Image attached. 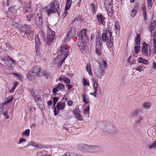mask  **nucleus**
Here are the masks:
<instances>
[{
	"label": "nucleus",
	"mask_w": 156,
	"mask_h": 156,
	"mask_svg": "<svg viewBox=\"0 0 156 156\" xmlns=\"http://www.w3.org/2000/svg\"><path fill=\"white\" fill-rule=\"evenodd\" d=\"M59 5L58 2L55 1L51 3L45 8L48 14L51 13H54L57 12L59 9Z\"/></svg>",
	"instance_id": "1"
},
{
	"label": "nucleus",
	"mask_w": 156,
	"mask_h": 156,
	"mask_svg": "<svg viewBox=\"0 0 156 156\" xmlns=\"http://www.w3.org/2000/svg\"><path fill=\"white\" fill-rule=\"evenodd\" d=\"M40 71V68L38 66H35L32 68L28 72L27 77L29 80L34 79L38 75Z\"/></svg>",
	"instance_id": "2"
},
{
	"label": "nucleus",
	"mask_w": 156,
	"mask_h": 156,
	"mask_svg": "<svg viewBox=\"0 0 156 156\" xmlns=\"http://www.w3.org/2000/svg\"><path fill=\"white\" fill-rule=\"evenodd\" d=\"M59 55L64 58V60H65L68 54V47L64 45H61L59 48Z\"/></svg>",
	"instance_id": "3"
},
{
	"label": "nucleus",
	"mask_w": 156,
	"mask_h": 156,
	"mask_svg": "<svg viewBox=\"0 0 156 156\" xmlns=\"http://www.w3.org/2000/svg\"><path fill=\"white\" fill-rule=\"evenodd\" d=\"M102 39L104 42H105L112 37V34L111 28H108V30H106L105 32H104L102 36Z\"/></svg>",
	"instance_id": "4"
},
{
	"label": "nucleus",
	"mask_w": 156,
	"mask_h": 156,
	"mask_svg": "<svg viewBox=\"0 0 156 156\" xmlns=\"http://www.w3.org/2000/svg\"><path fill=\"white\" fill-rule=\"evenodd\" d=\"M148 46L149 45L148 44L145 43H143L142 47V53L144 55L146 56H148L149 55V54H150L151 51V48L150 47V46H149L148 52Z\"/></svg>",
	"instance_id": "5"
},
{
	"label": "nucleus",
	"mask_w": 156,
	"mask_h": 156,
	"mask_svg": "<svg viewBox=\"0 0 156 156\" xmlns=\"http://www.w3.org/2000/svg\"><path fill=\"white\" fill-rule=\"evenodd\" d=\"M65 60L61 55H59L54 59L53 64L57 65L58 67H60L63 64Z\"/></svg>",
	"instance_id": "6"
},
{
	"label": "nucleus",
	"mask_w": 156,
	"mask_h": 156,
	"mask_svg": "<svg viewBox=\"0 0 156 156\" xmlns=\"http://www.w3.org/2000/svg\"><path fill=\"white\" fill-rule=\"evenodd\" d=\"M48 35L47 36V41L50 44L49 42H52L55 35V33L51 29H48Z\"/></svg>",
	"instance_id": "7"
},
{
	"label": "nucleus",
	"mask_w": 156,
	"mask_h": 156,
	"mask_svg": "<svg viewBox=\"0 0 156 156\" xmlns=\"http://www.w3.org/2000/svg\"><path fill=\"white\" fill-rule=\"evenodd\" d=\"M42 14L41 12H39L37 13L36 16V22L37 26L40 27L41 26L43 20L42 18Z\"/></svg>",
	"instance_id": "8"
},
{
	"label": "nucleus",
	"mask_w": 156,
	"mask_h": 156,
	"mask_svg": "<svg viewBox=\"0 0 156 156\" xmlns=\"http://www.w3.org/2000/svg\"><path fill=\"white\" fill-rule=\"evenodd\" d=\"M102 46L101 41L100 39L97 40L96 47V52L97 54L98 55H101V50L102 48Z\"/></svg>",
	"instance_id": "9"
},
{
	"label": "nucleus",
	"mask_w": 156,
	"mask_h": 156,
	"mask_svg": "<svg viewBox=\"0 0 156 156\" xmlns=\"http://www.w3.org/2000/svg\"><path fill=\"white\" fill-rule=\"evenodd\" d=\"M88 42H86L85 41L81 39H79L78 40V44L79 48L82 51L85 49L87 46V44Z\"/></svg>",
	"instance_id": "10"
},
{
	"label": "nucleus",
	"mask_w": 156,
	"mask_h": 156,
	"mask_svg": "<svg viewBox=\"0 0 156 156\" xmlns=\"http://www.w3.org/2000/svg\"><path fill=\"white\" fill-rule=\"evenodd\" d=\"M105 8L108 13H112L113 12L111 0L106 1L105 2Z\"/></svg>",
	"instance_id": "11"
},
{
	"label": "nucleus",
	"mask_w": 156,
	"mask_h": 156,
	"mask_svg": "<svg viewBox=\"0 0 156 156\" xmlns=\"http://www.w3.org/2000/svg\"><path fill=\"white\" fill-rule=\"evenodd\" d=\"M3 60L5 63L9 66H10L13 64H15V62L12 58L9 57H5Z\"/></svg>",
	"instance_id": "12"
},
{
	"label": "nucleus",
	"mask_w": 156,
	"mask_h": 156,
	"mask_svg": "<svg viewBox=\"0 0 156 156\" xmlns=\"http://www.w3.org/2000/svg\"><path fill=\"white\" fill-rule=\"evenodd\" d=\"M65 88L64 85L61 83L58 84L55 88L53 89L52 92L54 95H56L57 92L61 90L64 89Z\"/></svg>",
	"instance_id": "13"
},
{
	"label": "nucleus",
	"mask_w": 156,
	"mask_h": 156,
	"mask_svg": "<svg viewBox=\"0 0 156 156\" xmlns=\"http://www.w3.org/2000/svg\"><path fill=\"white\" fill-rule=\"evenodd\" d=\"M80 39H81L85 41L86 42H88L89 39L86 35V30H82L80 33Z\"/></svg>",
	"instance_id": "14"
},
{
	"label": "nucleus",
	"mask_w": 156,
	"mask_h": 156,
	"mask_svg": "<svg viewBox=\"0 0 156 156\" xmlns=\"http://www.w3.org/2000/svg\"><path fill=\"white\" fill-rule=\"evenodd\" d=\"M74 114L76 118L79 120L82 121L83 120V117L80 114V111L78 108H75L74 110Z\"/></svg>",
	"instance_id": "15"
},
{
	"label": "nucleus",
	"mask_w": 156,
	"mask_h": 156,
	"mask_svg": "<svg viewBox=\"0 0 156 156\" xmlns=\"http://www.w3.org/2000/svg\"><path fill=\"white\" fill-rule=\"evenodd\" d=\"M92 81L93 82V86L95 92L97 93L98 91H101L100 87L98 83V81L94 79L92 80Z\"/></svg>",
	"instance_id": "16"
},
{
	"label": "nucleus",
	"mask_w": 156,
	"mask_h": 156,
	"mask_svg": "<svg viewBox=\"0 0 156 156\" xmlns=\"http://www.w3.org/2000/svg\"><path fill=\"white\" fill-rule=\"evenodd\" d=\"M76 29L74 27H71L67 34L68 38H70L74 36L76 34Z\"/></svg>",
	"instance_id": "17"
},
{
	"label": "nucleus",
	"mask_w": 156,
	"mask_h": 156,
	"mask_svg": "<svg viewBox=\"0 0 156 156\" xmlns=\"http://www.w3.org/2000/svg\"><path fill=\"white\" fill-rule=\"evenodd\" d=\"M104 70L99 68H98V69L95 72V75L100 78H101L102 75V73H104Z\"/></svg>",
	"instance_id": "18"
},
{
	"label": "nucleus",
	"mask_w": 156,
	"mask_h": 156,
	"mask_svg": "<svg viewBox=\"0 0 156 156\" xmlns=\"http://www.w3.org/2000/svg\"><path fill=\"white\" fill-rule=\"evenodd\" d=\"M146 144L149 149H154L156 147V139L154 141L151 143H147Z\"/></svg>",
	"instance_id": "19"
},
{
	"label": "nucleus",
	"mask_w": 156,
	"mask_h": 156,
	"mask_svg": "<svg viewBox=\"0 0 156 156\" xmlns=\"http://www.w3.org/2000/svg\"><path fill=\"white\" fill-rule=\"evenodd\" d=\"M151 105V104L150 102L145 101L143 103L142 107L144 109L148 110L150 108Z\"/></svg>",
	"instance_id": "20"
},
{
	"label": "nucleus",
	"mask_w": 156,
	"mask_h": 156,
	"mask_svg": "<svg viewBox=\"0 0 156 156\" xmlns=\"http://www.w3.org/2000/svg\"><path fill=\"white\" fill-rule=\"evenodd\" d=\"M98 21L100 24H103L104 21L105 17L101 14H98L97 16Z\"/></svg>",
	"instance_id": "21"
},
{
	"label": "nucleus",
	"mask_w": 156,
	"mask_h": 156,
	"mask_svg": "<svg viewBox=\"0 0 156 156\" xmlns=\"http://www.w3.org/2000/svg\"><path fill=\"white\" fill-rule=\"evenodd\" d=\"M65 107V103L62 102H59L57 105V108L58 110H62Z\"/></svg>",
	"instance_id": "22"
},
{
	"label": "nucleus",
	"mask_w": 156,
	"mask_h": 156,
	"mask_svg": "<svg viewBox=\"0 0 156 156\" xmlns=\"http://www.w3.org/2000/svg\"><path fill=\"white\" fill-rule=\"evenodd\" d=\"M107 62L104 60H102L101 63L99 64L98 68L103 69L104 71L107 67Z\"/></svg>",
	"instance_id": "23"
},
{
	"label": "nucleus",
	"mask_w": 156,
	"mask_h": 156,
	"mask_svg": "<svg viewBox=\"0 0 156 156\" xmlns=\"http://www.w3.org/2000/svg\"><path fill=\"white\" fill-rule=\"evenodd\" d=\"M25 33L27 35L28 38L30 39H31L33 37V32L30 30H26Z\"/></svg>",
	"instance_id": "24"
},
{
	"label": "nucleus",
	"mask_w": 156,
	"mask_h": 156,
	"mask_svg": "<svg viewBox=\"0 0 156 156\" xmlns=\"http://www.w3.org/2000/svg\"><path fill=\"white\" fill-rule=\"evenodd\" d=\"M137 61L139 63H141L146 65L149 64V62L147 60L141 57L138 58L137 59Z\"/></svg>",
	"instance_id": "25"
},
{
	"label": "nucleus",
	"mask_w": 156,
	"mask_h": 156,
	"mask_svg": "<svg viewBox=\"0 0 156 156\" xmlns=\"http://www.w3.org/2000/svg\"><path fill=\"white\" fill-rule=\"evenodd\" d=\"M81 96L83 98V101L86 104L88 103L90 101V99L88 96L85 94H82Z\"/></svg>",
	"instance_id": "26"
},
{
	"label": "nucleus",
	"mask_w": 156,
	"mask_h": 156,
	"mask_svg": "<svg viewBox=\"0 0 156 156\" xmlns=\"http://www.w3.org/2000/svg\"><path fill=\"white\" fill-rule=\"evenodd\" d=\"M140 50V46L139 45H137L134 46V50L132 51V53L133 56L136 55Z\"/></svg>",
	"instance_id": "27"
},
{
	"label": "nucleus",
	"mask_w": 156,
	"mask_h": 156,
	"mask_svg": "<svg viewBox=\"0 0 156 156\" xmlns=\"http://www.w3.org/2000/svg\"><path fill=\"white\" fill-rule=\"evenodd\" d=\"M140 41V34H137L136 36L135 37L134 43L137 45H139Z\"/></svg>",
	"instance_id": "28"
},
{
	"label": "nucleus",
	"mask_w": 156,
	"mask_h": 156,
	"mask_svg": "<svg viewBox=\"0 0 156 156\" xmlns=\"http://www.w3.org/2000/svg\"><path fill=\"white\" fill-rule=\"evenodd\" d=\"M95 147V146H92L87 145H84L83 146V147L84 148L85 151L87 152L90 151L91 149L92 148L93 149Z\"/></svg>",
	"instance_id": "29"
},
{
	"label": "nucleus",
	"mask_w": 156,
	"mask_h": 156,
	"mask_svg": "<svg viewBox=\"0 0 156 156\" xmlns=\"http://www.w3.org/2000/svg\"><path fill=\"white\" fill-rule=\"evenodd\" d=\"M30 133V130L29 129H27L22 132L21 135L23 137H28Z\"/></svg>",
	"instance_id": "30"
},
{
	"label": "nucleus",
	"mask_w": 156,
	"mask_h": 156,
	"mask_svg": "<svg viewBox=\"0 0 156 156\" xmlns=\"http://www.w3.org/2000/svg\"><path fill=\"white\" fill-rule=\"evenodd\" d=\"M34 98L35 101L36 102L37 105L38 106L40 107L41 106V105L38 104V102H41V98L38 95H36L35 97H34Z\"/></svg>",
	"instance_id": "31"
},
{
	"label": "nucleus",
	"mask_w": 156,
	"mask_h": 156,
	"mask_svg": "<svg viewBox=\"0 0 156 156\" xmlns=\"http://www.w3.org/2000/svg\"><path fill=\"white\" fill-rule=\"evenodd\" d=\"M62 156H81V155L80 154H76L73 152L69 153L67 152L65 153Z\"/></svg>",
	"instance_id": "32"
},
{
	"label": "nucleus",
	"mask_w": 156,
	"mask_h": 156,
	"mask_svg": "<svg viewBox=\"0 0 156 156\" xmlns=\"http://www.w3.org/2000/svg\"><path fill=\"white\" fill-rule=\"evenodd\" d=\"M113 37L106 41V45L108 47L111 48L113 46L112 43Z\"/></svg>",
	"instance_id": "33"
},
{
	"label": "nucleus",
	"mask_w": 156,
	"mask_h": 156,
	"mask_svg": "<svg viewBox=\"0 0 156 156\" xmlns=\"http://www.w3.org/2000/svg\"><path fill=\"white\" fill-rule=\"evenodd\" d=\"M72 1L71 0H66V3L65 6V9L69 10L71 5Z\"/></svg>",
	"instance_id": "34"
},
{
	"label": "nucleus",
	"mask_w": 156,
	"mask_h": 156,
	"mask_svg": "<svg viewBox=\"0 0 156 156\" xmlns=\"http://www.w3.org/2000/svg\"><path fill=\"white\" fill-rule=\"evenodd\" d=\"M86 69H87V71L88 73V74L90 75H92V71H91V66L90 64H87L86 66Z\"/></svg>",
	"instance_id": "35"
},
{
	"label": "nucleus",
	"mask_w": 156,
	"mask_h": 156,
	"mask_svg": "<svg viewBox=\"0 0 156 156\" xmlns=\"http://www.w3.org/2000/svg\"><path fill=\"white\" fill-rule=\"evenodd\" d=\"M36 48H35V51L36 52V54L37 55H40V48L39 46L38 43L36 42Z\"/></svg>",
	"instance_id": "36"
},
{
	"label": "nucleus",
	"mask_w": 156,
	"mask_h": 156,
	"mask_svg": "<svg viewBox=\"0 0 156 156\" xmlns=\"http://www.w3.org/2000/svg\"><path fill=\"white\" fill-rule=\"evenodd\" d=\"M13 97L12 96H9L7 99V101L6 102L2 104V105H5L9 104L10 102L12 101Z\"/></svg>",
	"instance_id": "37"
},
{
	"label": "nucleus",
	"mask_w": 156,
	"mask_h": 156,
	"mask_svg": "<svg viewBox=\"0 0 156 156\" xmlns=\"http://www.w3.org/2000/svg\"><path fill=\"white\" fill-rule=\"evenodd\" d=\"M145 68V67L142 65H141L136 68V70L139 72H143L144 70V69Z\"/></svg>",
	"instance_id": "38"
},
{
	"label": "nucleus",
	"mask_w": 156,
	"mask_h": 156,
	"mask_svg": "<svg viewBox=\"0 0 156 156\" xmlns=\"http://www.w3.org/2000/svg\"><path fill=\"white\" fill-rule=\"evenodd\" d=\"M115 28L116 31H119L120 29L119 23L117 21L115 22Z\"/></svg>",
	"instance_id": "39"
},
{
	"label": "nucleus",
	"mask_w": 156,
	"mask_h": 156,
	"mask_svg": "<svg viewBox=\"0 0 156 156\" xmlns=\"http://www.w3.org/2000/svg\"><path fill=\"white\" fill-rule=\"evenodd\" d=\"M137 7L134 8L132 10L131 12V16L132 17H133L136 15L137 10Z\"/></svg>",
	"instance_id": "40"
},
{
	"label": "nucleus",
	"mask_w": 156,
	"mask_h": 156,
	"mask_svg": "<svg viewBox=\"0 0 156 156\" xmlns=\"http://www.w3.org/2000/svg\"><path fill=\"white\" fill-rule=\"evenodd\" d=\"M142 9L144 16V17H146V8L145 7V5L144 4H143L142 5Z\"/></svg>",
	"instance_id": "41"
},
{
	"label": "nucleus",
	"mask_w": 156,
	"mask_h": 156,
	"mask_svg": "<svg viewBox=\"0 0 156 156\" xmlns=\"http://www.w3.org/2000/svg\"><path fill=\"white\" fill-rule=\"evenodd\" d=\"M143 119V117L141 115L139 116L137 119L136 120V123H138V124H140V123L141 121Z\"/></svg>",
	"instance_id": "42"
},
{
	"label": "nucleus",
	"mask_w": 156,
	"mask_h": 156,
	"mask_svg": "<svg viewBox=\"0 0 156 156\" xmlns=\"http://www.w3.org/2000/svg\"><path fill=\"white\" fill-rule=\"evenodd\" d=\"M42 75L47 78H48L50 76V73H47L45 71L43 70L42 73Z\"/></svg>",
	"instance_id": "43"
},
{
	"label": "nucleus",
	"mask_w": 156,
	"mask_h": 156,
	"mask_svg": "<svg viewBox=\"0 0 156 156\" xmlns=\"http://www.w3.org/2000/svg\"><path fill=\"white\" fill-rule=\"evenodd\" d=\"M29 145L33 146L35 147H38V144L35 142L31 141L29 144Z\"/></svg>",
	"instance_id": "44"
},
{
	"label": "nucleus",
	"mask_w": 156,
	"mask_h": 156,
	"mask_svg": "<svg viewBox=\"0 0 156 156\" xmlns=\"http://www.w3.org/2000/svg\"><path fill=\"white\" fill-rule=\"evenodd\" d=\"M83 85L84 86H89V81L85 79H83Z\"/></svg>",
	"instance_id": "45"
},
{
	"label": "nucleus",
	"mask_w": 156,
	"mask_h": 156,
	"mask_svg": "<svg viewBox=\"0 0 156 156\" xmlns=\"http://www.w3.org/2000/svg\"><path fill=\"white\" fill-rule=\"evenodd\" d=\"M26 139H25L23 138H20L19 140L18 144H22L24 142H26Z\"/></svg>",
	"instance_id": "46"
},
{
	"label": "nucleus",
	"mask_w": 156,
	"mask_h": 156,
	"mask_svg": "<svg viewBox=\"0 0 156 156\" xmlns=\"http://www.w3.org/2000/svg\"><path fill=\"white\" fill-rule=\"evenodd\" d=\"M59 99L58 98L55 97L53 98V106L55 107L56 103L58 101Z\"/></svg>",
	"instance_id": "47"
},
{
	"label": "nucleus",
	"mask_w": 156,
	"mask_h": 156,
	"mask_svg": "<svg viewBox=\"0 0 156 156\" xmlns=\"http://www.w3.org/2000/svg\"><path fill=\"white\" fill-rule=\"evenodd\" d=\"M90 110V107L89 106H88L87 108L84 110L83 112L85 114H88L89 113V111Z\"/></svg>",
	"instance_id": "48"
},
{
	"label": "nucleus",
	"mask_w": 156,
	"mask_h": 156,
	"mask_svg": "<svg viewBox=\"0 0 156 156\" xmlns=\"http://www.w3.org/2000/svg\"><path fill=\"white\" fill-rule=\"evenodd\" d=\"M63 81L66 83L69 84L70 82V80L68 78L65 77L63 79Z\"/></svg>",
	"instance_id": "49"
},
{
	"label": "nucleus",
	"mask_w": 156,
	"mask_h": 156,
	"mask_svg": "<svg viewBox=\"0 0 156 156\" xmlns=\"http://www.w3.org/2000/svg\"><path fill=\"white\" fill-rule=\"evenodd\" d=\"M154 23H152L149 27V30L151 31H152L154 28Z\"/></svg>",
	"instance_id": "50"
},
{
	"label": "nucleus",
	"mask_w": 156,
	"mask_h": 156,
	"mask_svg": "<svg viewBox=\"0 0 156 156\" xmlns=\"http://www.w3.org/2000/svg\"><path fill=\"white\" fill-rule=\"evenodd\" d=\"M91 7L92 9V12L93 13H94L95 11V5L93 3L91 4Z\"/></svg>",
	"instance_id": "51"
},
{
	"label": "nucleus",
	"mask_w": 156,
	"mask_h": 156,
	"mask_svg": "<svg viewBox=\"0 0 156 156\" xmlns=\"http://www.w3.org/2000/svg\"><path fill=\"white\" fill-rule=\"evenodd\" d=\"M15 76H17V77L21 81L23 78V76L19 74H15Z\"/></svg>",
	"instance_id": "52"
},
{
	"label": "nucleus",
	"mask_w": 156,
	"mask_h": 156,
	"mask_svg": "<svg viewBox=\"0 0 156 156\" xmlns=\"http://www.w3.org/2000/svg\"><path fill=\"white\" fill-rule=\"evenodd\" d=\"M152 68L153 69L156 70V62L153 61L152 63Z\"/></svg>",
	"instance_id": "53"
},
{
	"label": "nucleus",
	"mask_w": 156,
	"mask_h": 156,
	"mask_svg": "<svg viewBox=\"0 0 156 156\" xmlns=\"http://www.w3.org/2000/svg\"><path fill=\"white\" fill-rule=\"evenodd\" d=\"M4 115L6 119H7L9 118V116L8 115V113L7 111H6L4 112Z\"/></svg>",
	"instance_id": "54"
},
{
	"label": "nucleus",
	"mask_w": 156,
	"mask_h": 156,
	"mask_svg": "<svg viewBox=\"0 0 156 156\" xmlns=\"http://www.w3.org/2000/svg\"><path fill=\"white\" fill-rule=\"evenodd\" d=\"M15 9V7L14 6H12L8 8V11L10 12H12Z\"/></svg>",
	"instance_id": "55"
},
{
	"label": "nucleus",
	"mask_w": 156,
	"mask_h": 156,
	"mask_svg": "<svg viewBox=\"0 0 156 156\" xmlns=\"http://www.w3.org/2000/svg\"><path fill=\"white\" fill-rule=\"evenodd\" d=\"M33 15L30 14L29 16H28L27 17V19L28 21H30L31 19V18L33 17Z\"/></svg>",
	"instance_id": "56"
},
{
	"label": "nucleus",
	"mask_w": 156,
	"mask_h": 156,
	"mask_svg": "<svg viewBox=\"0 0 156 156\" xmlns=\"http://www.w3.org/2000/svg\"><path fill=\"white\" fill-rule=\"evenodd\" d=\"M54 114L55 115H57L59 113L58 111L56 110V107H55V108L54 110Z\"/></svg>",
	"instance_id": "57"
},
{
	"label": "nucleus",
	"mask_w": 156,
	"mask_h": 156,
	"mask_svg": "<svg viewBox=\"0 0 156 156\" xmlns=\"http://www.w3.org/2000/svg\"><path fill=\"white\" fill-rule=\"evenodd\" d=\"M66 10V9H65V10L64 11V12L63 14V16L64 17H65L66 16L67 14V10Z\"/></svg>",
	"instance_id": "58"
},
{
	"label": "nucleus",
	"mask_w": 156,
	"mask_h": 156,
	"mask_svg": "<svg viewBox=\"0 0 156 156\" xmlns=\"http://www.w3.org/2000/svg\"><path fill=\"white\" fill-rule=\"evenodd\" d=\"M73 104V102L71 100H69L68 101L67 105L69 106H72Z\"/></svg>",
	"instance_id": "59"
},
{
	"label": "nucleus",
	"mask_w": 156,
	"mask_h": 156,
	"mask_svg": "<svg viewBox=\"0 0 156 156\" xmlns=\"http://www.w3.org/2000/svg\"><path fill=\"white\" fill-rule=\"evenodd\" d=\"M30 93L33 97H35V96L37 95L34 92L33 90L31 91Z\"/></svg>",
	"instance_id": "60"
},
{
	"label": "nucleus",
	"mask_w": 156,
	"mask_h": 156,
	"mask_svg": "<svg viewBox=\"0 0 156 156\" xmlns=\"http://www.w3.org/2000/svg\"><path fill=\"white\" fill-rule=\"evenodd\" d=\"M153 44L154 46H156V37H154L153 39Z\"/></svg>",
	"instance_id": "61"
},
{
	"label": "nucleus",
	"mask_w": 156,
	"mask_h": 156,
	"mask_svg": "<svg viewBox=\"0 0 156 156\" xmlns=\"http://www.w3.org/2000/svg\"><path fill=\"white\" fill-rule=\"evenodd\" d=\"M147 7L148 9H150L152 7V3L147 4Z\"/></svg>",
	"instance_id": "62"
},
{
	"label": "nucleus",
	"mask_w": 156,
	"mask_h": 156,
	"mask_svg": "<svg viewBox=\"0 0 156 156\" xmlns=\"http://www.w3.org/2000/svg\"><path fill=\"white\" fill-rule=\"evenodd\" d=\"M47 104L48 106H50L52 105V101L51 100H49V101L48 102Z\"/></svg>",
	"instance_id": "63"
},
{
	"label": "nucleus",
	"mask_w": 156,
	"mask_h": 156,
	"mask_svg": "<svg viewBox=\"0 0 156 156\" xmlns=\"http://www.w3.org/2000/svg\"><path fill=\"white\" fill-rule=\"evenodd\" d=\"M68 94H66L64 96V97L63 98V99H64L65 100H66L68 98Z\"/></svg>",
	"instance_id": "64"
}]
</instances>
